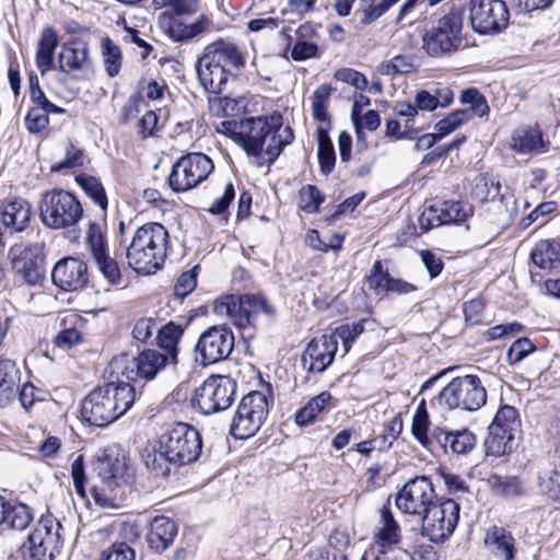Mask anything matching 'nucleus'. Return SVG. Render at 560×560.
I'll use <instances>...</instances> for the list:
<instances>
[{
  "mask_svg": "<svg viewBox=\"0 0 560 560\" xmlns=\"http://www.w3.org/2000/svg\"><path fill=\"white\" fill-rule=\"evenodd\" d=\"M237 139L245 152L257 160L258 166H269L294 136L290 127H282L281 116H269L241 120Z\"/></svg>",
  "mask_w": 560,
  "mask_h": 560,
  "instance_id": "1",
  "label": "nucleus"
},
{
  "mask_svg": "<svg viewBox=\"0 0 560 560\" xmlns=\"http://www.w3.org/2000/svg\"><path fill=\"white\" fill-rule=\"evenodd\" d=\"M135 397L133 386L126 382L97 386L82 401V418L92 425L106 427L130 409Z\"/></svg>",
  "mask_w": 560,
  "mask_h": 560,
  "instance_id": "2",
  "label": "nucleus"
},
{
  "mask_svg": "<svg viewBox=\"0 0 560 560\" xmlns=\"http://www.w3.org/2000/svg\"><path fill=\"white\" fill-rule=\"evenodd\" d=\"M168 231L158 222L138 228L127 247L129 267L138 273H155L165 262L168 248Z\"/></svg>",
  "mask_w": 560,
  "mask_h": 560,
  "instance_id": "3",
  "label": "nucleus"
},
{
  "mask_svg": "<svg viewBox=\"0 0 560 560\" xmlns=\"http://www.w3.org/2000/svg\"><path fill=\"white\" fill-rule=\"evenodd\" d=\"M244 65L245 59L234 44L219 42L209 47L198 60L197 74L207 92L219 94Z\"/></svg>",
  "mask_w": 560,
  "mask_h": 560,
  "instance_id": "4",
  "label": "nucleus"
},
{
  "mask_svg": "<svg viewBox=\"0 0 560 560\" xmlns=\"http://www.w3.org/2000/svg\"><path fill=\"white\" fill-rule=\"evenodd\" d=\"M463 24L464 10L452 9L423 33L422 49L432 58L454 55L463 45Z\"/></svg>",
  "mask_w": 560,
  "mask_h": 560,
  "instance_id": "5",
  "label": "nucleus"
},
{
  "mask_svg": "<svg viewBox=\"0 0 560 560\" xmlns=\"http://www.w3.org/2000/svg\"><path fill=\"white\" fill-rule=\"evenodd\" d=\"M213 311L220 316H226L238 328L254 327L260 314L275 313L265 296L255 294L222 296L214 302Z\"/></svg>",
  "mask_w": 560,
  "mask_h": 560,
  "instance_id": "6",
  "label": "nucleus"
},
{
  "mask_svg": "<svg viewBox=\"0 0 560 560\" xmlns=\"http://www.w3.org/2000/svg\"><path fill=\"white\" fill-rule=\"evenodd\" d=\"M161 447L175 466H184L196 462L202 450L200 433L187 423H176L159 439Z\"/></svg>",
  "mask_w": 560,
  "mask_h": 560,
  "instance_id": "7",
  "label": "nucleus"
},
{
  "mask_svg": "<svg viewBox=\"0 0 560 560\" xmlns=\"http://www.w3.org/2000/svg\"><path fill=\"white\" fill-rule=\"evenodd\" d=\"M42 222L55 230L75 225L83 215V208L77 197L63 189L47 191L40 201Z\"/></svg>",
  "mask_w": 560,
  "mask_h": 560,
  "instance_id": "8",
  "label": "nucleus"
},
{
  "mask_svg": "<svg viewBox=\"0 0 560 560\" xmlns=\"http://www.w3.org/2000/svg\"><path fill=\"white\" fill-rule=\"evenodd\" d=\"M436 400L447 409L476 411L486 404L487 392L478 376H458L440 392Z\"/></svg>",
  "mask_w": 560,
  "mask_h": 560,
  "instance_id": "9",
  "label": "nucleus"
},
{
  "mask_svg": "<svg viewBox=\"0 0 560 560\" xmlns=\"http://www.w3.org/2000/svg\"><path fill=\"white\" fill-rule=\"evenodd\" d=\"M269 399L264 393L254 390L245 395L232 419L230 433L237 440L253 436L266 421Z\"/></svg>",
  "mask_w": 560,
  "mask_h": 560,
  "instance_id": "10",
  "label": "nucleus"
},
{
  "mask_svg": "<svg viewBox=\"0 0 560 560\" xmlns=\"http://www.w3.org/2000/svg\"><path fill=\"white\" fill-rule=\"evenodd\" d=\"M62 529L61 523L51 514L42 516L22 547L24 559L50 560L61 547Z\"/></svg>",
  "mask_w": 560,
  "mask_h": 560,
  "instance_id": "11",
  "label": "nucleus"
},
{
  "mask_svg": "<svg viewBox=\"0 0 560 560\" xmlns=\"http://www.w3.org/2000/svg\"><path fill=\"white\" fill-rule=\"evenodd\" d=\"M236 382L225 375H212L196 388L194 405L203 415L228 409L234 401Z\"/></svg>",
  "mask_w": 560,
  "mask_h": 560,
  "instance_id": "12",
  "label": "nucleus"
},
{
  "mask_svg": "<svg viewBox=\"0 0 560 560\" xmlns=\"http://www.w3.org/2000/svg\"><path fill=\"white\" fill-rule=\"evenodd\" d=\"M459 510V504L455 500L439 499L420 516L422 535L435 544L444 542L457 526Z\"/></svg>",
  "mask_w": 560,
  "mask_h": 560,
  "instance_id": "13",
  "label": "nucleus"
},
{
  "mask_svg": "<svg viewBox=\"0 0 560 560\" xmlns=\"http://www.w3.org/2000/svg\"><path fill=\"white\" fill-rule=\"evenodd\" d=\"M213 171L212 161L203 153H189L182 156L173 166L168 177L170 187L174 191H187Z\"/></svg>",
  "mask_w": 560,
  "mask_h": 560,
  "instance_id": "14",
  "label": "nucleus"
},
{
  "mask_svg": "<svg viewBox=\"0 0 560 560\" xmlns=\"http://www.w3.org/2000/svg\"><path fill=\"white\" fill-rule=\"evenodd\" d=\"M439 499L431 479L418 476L406 482L397 492L395 503L402 513L420 517Z\"/></svg>",
  "mask_w": 560,
  "mask_h": 560,
  "instance_id": "15",
  "label": "nucleus"
},
{
  "mask_svg": "<svg viewBox=\"0 0 560 560\" xmlns=\"http://www.w3.org/2000/svg\"><path fill=\"white\" fill-rule=\"evenodd\" d=\"M469 13L472 30L481 35L498 34L509 24L510 13L502 0H470Z\"/></svg>",
  "mask_w": 560,
  "mask_h": 560,
  "instance_id": "16",
  "label": "nucleus"
},
{
  "mask_svg": "<svg viewBox=\"0 0 560 560\" xmlns=\"http://www.w3.org/2000/svg\"><path fill=\"white\" fill-rule=\"evenodd\" d=\"M234 348V335L226 326H212L203 331L196 345V360L209 365L225 360Z\"/></svg>",
  "mask_w": 560,
  "mask_h": 560,
  "instance_id": "17",
  "label": "nucleus"
},
{
  "mask_svg": "<svg viewBox=\"0 0 560 560\" xmlns=\"http://www.w3.org/2000/svg\"><path fill=\"white\" fill-rule=\"evenodd\" d=\"M59 70L73 80H85L93 73V62L85 40L66 42L58 56Z\"/></svg>",
  "mask_w": 560,
  "mask_h": 560,
  "instance_id": "18",
  "label": "nucleus"
},
{
  "mask_svg": "<svg viewBox=\"0 0 560 560\" xmlns=\"http://www.w3.org/2000/svg\"><path fill=\"white\" fill-rule=\"evenodd\" d=\"M14 271L30 285L38 284L45 276V257L39 244L15 246L11 249Z\"/></svg>",
  "mask_w": 560,
  "mask_h": 560,
  "instance_id": "19",
  "label": "nucleus"
},
{
  "mask_svg": "<svg viewBox=\"0 0 560 560\" xmlns=\"http://www.w3.org/2000/svg\"><path fill=\"white\" fill-rule=\"evenodd\" d=\"M86 245L98 270L110 284H117L121 278L117 261L110 257L102 225L90 222L86 231Z\"/></svg>",
  "mask_w": 560,
  "mask_h": 560,
  "instance_id": "20",
  "label": "nucleus"
},
{
  "mask_svg": "<svg viewBox=\"0 0 560 560\" xmlns=\"http://www.w3.org/2000/svg\"><path fill=\"white\" fill-rule=\"evenodd\" d=\"M471 214V208L460 201H444L425 208L419 218L420 228L429 231L442 224L459 223Z\"/></svg>",
  "mask_w": 560,
  "mask_h": 560,
  "instance_id": "21",
  "label": "nucleus"
},
{
  "mask_svg": "<svg viewBox=\"0 0 560 560\" xmlns=\"http://www.w3.org/2000/svg\"><path fill=\"white\" fill-rule=\"evenodd\" d=\"M51 279L57 287L65 291L80 290L89 281L88 266L79 258H63L55 265Z\"/></svg>",
  "mask_w": 560,
  "mask_h": 560,
  "instance_id": "22",
  "label": "nucleus"
},
{
  "mask_svg": "<svg viewBox=\"0 0 560 560\" xmlns=\"http://www.w3.org/2000/svg\"><path fill=\"white\" fill-rule=\"evenodd\" d=\"M337 350V337L332 335H323L318 339H313L302 355L303 366L308 372H324L332 363Z\"/></svg>",
  "mask_w": 560,
  "mask_h": 560,
  "instance_id": "23",
  "label": "nucleus"
},
{
  "mask_svg": "<svg viewBox=\"0 0 560 560\" xmlns=\"http://www.w3.org/2000/svg\"><path fill=\"white\" fill-rule=\"evenodd\" d=\"M100 476L108 487H118L133 480L135 468L125 454L108 450L100 460Z\"/></svg>",
  "mask_w": 560,
  "mask_h": 560,
  "instance_id": "24",
  "label": "nucleus"
},
{
  "mask_svg": "<svg viewBox=\"0 0 560 560\" xmlns=\"http://www.w3.org/2000/svg\"><path fill=\"white\" fill-rule=\"evenodd\" d=\"M549 141L544 138L539 126L524 125L512 132L510 148L518 154L537 155L547 152Z\"/></svg>",
  "mask_w": 560,
  "mask_h": 560,
  "instance_id": "25",
  "label": "nucleus"
},
{
  "mask_svg": "<svg viewBox=\"0 0 560 560\" xmlns=\"http://www.w3.org/2000/svg\"><path fill=\"white\" fill-rule=\"evenodd\" d=\"M180 16L174 11H164L159 15V27L174 42L188 40L205 31V22L202 20L185 23Z\"/></svg>",
  "mask_w": 560,
  "mask_h": 560,
  "instance_id": "26",
  "label": "nucleus"
},
{
  "mask_svg": "<svg viewBox=\"0 0 560 560\" xmlns=\"http://www.w3.org/2000/svg\"><path fill=\"white\" fill-rule=\"evenodd\" d=\"M32 218V207L23 198L12 197L2 201L0 219L3 225L13 232L24 231Z\"/></svg>",
  "mask_w": 560,
  "mask_h": 560,
  "instance_id": "27",
  "label": "nucleus"
},
{
  "mask_svg": "<svg viewBox=\"0 0 560 560\" xmlns=\"http://www.w3.org/2000/svg\"><path fill=\"white\" fill-rule=\"evenodd\" d=\"M177 535V525L166 516H155L149 527L147 541L151 549L156 552L166 550Z\"/></svg>",
  "mask_w": 560,
  "mask_h": 560,
  "instance_id": "28",
  "label": "nucleus"
},
{
  "mask_svg": "<svg viewBox=\"0 0 560 560\" xmlns=\"http://www.w3.org/2000/svg\"><path fill=\"white\" fill-rule=\"evenodd\" d=\"M135 361L137 375L145 381L153 380L167 365L176 364V362H173L170 355H166L154 349H147L141 351Z\"/></svg>",
  "mask_w": 560,
  "mask_h": 560,
  "instance_id": "29",
  "label": "nucleus"
},
{
  "mask_svg": "<svg viewBox=\"0 0 560 560\" xmlns=\"http://www.w3.org/2000/svg\"><path fill=\"white\" fill-rule=\"evenodd\" d=\"M488 550L500 560H514L515 539L503 527L492 526L485 536Z\"/></svg>",
  "mask_w": 560,
  "mask_h": 560,
  "instance_id": "30",
  "label": "nucleus"
},
{
  "mask_svg": "<svg viewBox=\"0 0 560 560\" xmlns=\"http://www.w3.org/2000/svg\"><path fill=\"white\" fill-rule=\"evenodd\" d=\"M20 370L10 359L0 360V407H7L16 397L20 388Z\"/></svg>",
  "mask_w": 560,
  "mask_h": 560,
  "instance_id": "31",
  "label": "nucleus"
},
{
  "mask_svg": "<svg viewBox=\"0 0 560 560\" xmlns=\"http://www.w3.org/2000/svg\"><path fill=\"white\" fill-rule=\"evenodd\" d=\"M432 436L441 446H450L452 452L458 455L469 453L476 445L475 434L467 429L453 432L434 429Z\"/></svg>",
  "mask_w": 560,
  "mask_h": 560,
  "instance_id": "32",
  "label": "nucleus"
},
{
  "mask_svg": "<svg viewBox=\"0 0 560 560\" xmlns=\"http://www.w3.org/2000/svg\"><path fill=\"white\" fill-rule=\"evenodd\" d=\"M530 259L535 266L550 270L560 264V242L556 240H540L530 252Z\"/></svg>",
  "mask_w": 560,
  "mask_h": 560,
  "instance_id": "33",
  "label": "nucleus"
},
{
  "mask_svg": "<svg viewBox=\"0 0 560 560\" xmlns=\"http://www.w3.org/2000/svg\"><path fill=\"white\" fill-rule=\"evenodd\" d=\"M58 46V35L51 27H45L36 49V66L42 73L49 71L54 66L55 50Z\"/></svg>",
  "mask_w": 560,
  "mask_h": 560,
  "instance_id": "34",
  "label": "nucleus"
},
{
  "mask_svg": "<svg viewBox=\"0 0 560 560\" xmlns=\"http://www.w3.org/2000/svg\"><path fill=\"white\" fill-rule=\"evenodd\" d=\"M399 540V525L395 521L390 509L384 505L381 510V526L375 534V546L378 550H386L387 547L398 544Z\"/></svg>",
  "mask_w": 560,
  "mask_h": 560,
  "instance_id": "35",
  "label": "nucleus"
},
{
  "mask_svg": "<svg viewBox=\"0 0 560 560\" xmlns=\"http://www.w3.org/2000/svg\"><path fill=\"white\" fill-rule=\"evenodd\" d=\"M184 328L173 322L167 323L158 330V346L164 350V354L170 355L173 362L177 363L178 343L183 337Z\"/></svg>",
  "mask_w": 560,
  "mask_h": 560,
  "instance_id": "36",
  "label": "nucleus"
},
{
  "mask_svg": "<svg viewBox=\"0 0 560 560\" xmlns=\"http://www.w3.org/2000/svg\"><path fill=\"white\" fill-rule=\"evenodd\" d=\"M514 435L497 425H489L488 436L485 440L486 454L500 457L512 451Z\"/></svg>",
  "mask_w": 560,
  "mask_h": 560,
  "instance_id": "37",
  "label": "nucleus"
},
{
  "mask_svg": "<svg viewBox=\"0 0 560 560\" xmlns=\"http://www.w3.org/2000/svg\"><path fill=\"white\" fill-rule=\"evenodd\" d=\"M4 518L3 524L9 528L24 530L33 521V513L24 503L5 501Z\"/></svg>",
  "mask_w": 560,
  "mask_h": 560,
  "instance_id": "38",
  "label": "nucleus"
},
{
  "mask_svg": "<svg viewBox=\"0 0 560 560\" xmlns=\"http://www.w3.org/2000/svg\"><path fill=\"white\" fill-rule=\"evenodd\" d=\"M331 400L329 392H322L317 396L311 398L307 404L299 409L295 413V422L300 427L312 423L317 416L328 406Z\"/></svg>",
  "mask_w": 560,
  "mask_h": 560,
  "instance_id": "39",
  "label": "nucleus"
},
{
  "mask_svg": "<svg viewBox=\"0 0 560 560\" xmlns=\"http://www.w3.org/2000/svg\"><path fill=\"white\" fill-rule=\"evenodd\" d=\"M316 133L319 168L323 174L328 175L334 170L336 163L334 144L329 138L328 131L324 127H318Z\"/></svg>",
  "mask_w": 560,
  "mask_h": 560,
  "instance_id": "40",
  "label": "nucleus"
},
{
  "mask_svg": "<svg viewBox=\"0 0 560 560\" xmlns=\"http://www.w3.org/2000/svg\"><path fill=\"white\" fill-rule=\"evenodd\" d=\"M101 52L106 73L110 78L116 77L122 63L120 48L109 37H103L101 39Z\"/></svg>",
  "mask_w": 560,
  "mask_h": 560,
  "instance_id": "41",
  "label": "nucleus"
},
{
  "mask_svg": "<svg viewBox=\"0 0 560 560\" xmlns=\"http://www.w3.org/2000/svg\"><path fill=\"white\" fill-rule=\"evenodd\" d=\"M430 428V419L425 407V401L422 399L413 415L411 432L413 438L424 447H429L431 439L428 434Z\"/></svg>",
  "mask_w": 560,
  "mask_h": 560,
  "instance_id": "42",
  "label": "nucleus"
},
{
  "mask_svg": "<svg viewBox=\"0 0 560 560\" xmlns=\"http://www.w3.org/2000/svg\"><path fill=\"white\" fill-rule=\"evenodd\" d=\"M332 92L334 88L329 84H322L314 91L312 96V114L314 119L322 122L329 120L327 108Z\"/></svg>",
  "mask_w": 560,
  "mask_h": 560,
  "instance_id": "43",
  "label": "nucleus"
},
{
  "mask_svg": "<svg viewBox=\"0 0 560 560\" xmlns=\"http://www.w3.org/2000/svg\"><path fill=\"white\" fill-rule=\"evenodd\" d=\"M490 425H497L498 429H503L508 433L514 435L521 427L517 410L509 405L500 407Z\"/></svg>",
  "mask_w": 560,
  "mask_h": 560,
  "instance_id": "44",
  "label": "nucleus"
},
{
  "mask_svg": "<svg viewBox=\"0 0 560 560\" xmlns=\"http://www.w3.org/2000/svg\"><path fill=\"white\" fill-rule=\"evenodd\" d=\"M325 197L314 185H305L299 192V208L306 213H316Z\"/></svg>",
  "mask_w": 560,
  "mask_h": 560,
  "instance_id": "45",
  "label": "nucleus"
},
{
  "mask_svg": "<svg viewBox=\"0 0 560 560\" xmlns=\"http://www.w3.org/2000/svg\"><path fill=\"white\" fill-rule=\"evenodd\" d=\"M79 183L84 192L94 201V203H96L103 211L106 210L108 200L101 180L93 176H83L79 178Z\"/></svg>",
  "mask_w": 560,
  "mask_h": 560,
  "instance_id": "46",
  "label": "nucleus"
},
{
  "mask_svg": "<svg viewBox=\"0 0 560 560\" xmlns=\"http://www.w3.org/2000/svg\"><path fill=\"white\" fill-rule=\"evenodd\" d=\"M489 482L497 493L504 497H517L523 494V486L518 478L493 475Z\"/></svg>",
  "mask_w": 560,
  "mask_h": 560,
  "instance_id": "47",
  "label": "nucleus"
},
{
  "mask_svg": "<svg viewBox=\"0 0 560 560\" xmlns=\"http://www.w3.org/2000/svg\"><path fill=\"white\" fill-rule=\"evenodd\" d=\"M468 121V110H454L435 124V131L441 139L454 132Z\"/></svg>",
  "mask_w": 560,
  "mask_h": 560,
  "instance_id": "48",
  "label": "nucleus"
},
{
  "mask_svg": "<svg viewBox=\"0 0 560 560\" xmlns=\"http://www.w3.org/2000/svg\"><path fill=\"white\" fill-rule=\"evenodd\" d=\"M144 460L148 469L156 477H166L171 470L170 466L173 465L164 454L160 440L158 451L149 453Z\"/></svg>",
  "mask_w": 560,
  "mask_h": 560,
  "instance_id": "49",
  "label": "nucleus"
},
{
  "mask_svg": "<svg viewBox=\"0 0 560 560\" xmlns=\"http://www.w3.org/2000/svg\"><path fill=\"white\" fill-rule=\"evenodd\" d=\"M416 69L415 59L410 56L397 55L381 66L383 75H395L409 73Z\"/></svg>",
  "mask_w": 560,
  "mask_h": 560,
  "instance_id": "50",
  "label": "nucleus"
},
{
  "mask_svg": "<svg viewBox=\"0 0 560 560\" xmlns=\"http://www.w3.org/2000/svg\"><path fill=\"white\" fill-rule=\"evenodd\" d=\"M167 91V85L163 80H143L139 83L138 97L139 100L147 98L153 102H161Z\"/></svg>",
  "mask_w": 560,
  "mask_h": 560,
  "instance_id": "51",
  "label": "nucleus"
},
{
  "mask_svg": "<svg viewBox=\"0 0 560 560\" xmlns=\"http://www.w3.org/2000/svg\"><path fill=\"white\" fill-rule=\"evenodd\" d=\"M540 492L553 501L560 502V472L548 470L539 476Z\"/></svg>",
  "mask_w": 560,
  "mask_h": 560,
  "instance_id": "52",
  "label": "nucleus"
},
{
  "mask_svg": "<svg viewBox=\"0 0 560 560\" xmlns=\"http://www.w3.org/2000/svg\"><path fill=\"white\" fill-rule=\"evenodd\" d=\"M84 153L83 150L77 148L72 143H68L66 148V158L63 161L55 163L51 165L52 172H62L65 170H73L77 167H81L84 164Z\"/></svg>",
  "mask_w": 560,
  "mask_h": 560,
  "instance_id": "53",
  "label": "nucleus"
},
{
  "mask_svg": "<svg viewBox=\"0 0 560 560\" xmlns=\"http://www.w3.org/2000/svg\"><path fill=\"white\" fill-rule=\"evenodd\" d=\"M533 341L526 337L515 340L508 350L506 362L509 365H516L523 361L529 353L535 351Z\"/></svg>",
  "mask_w": 560,
  "mask_h": 560,
  "instance_id": "54",
  "label": "nucleus"
},
{
  "mask_svg": "<svg viewBox=\"0 0 560 560\" xmlns=\"http://www.w3.org/2000/svg\"><path fill=\"white\" fill-rule=\"evenodd\" d=\"M49 114H51V112L39 107H31L25 117L27 130L32 133H39L45 130L49 125Z\"/></svg>",
  "mask_w": 560,
  "mask_h": 560,
  "instance_id": "55",
  "label": "nucleus"
},
{
  "mask_svg": "<svg viewBox=\"0 0 560 560\" xmlns=\"http://www.w3.org/2000/svg\"><path fill=\"white\" fill-rule=\"evenodd\" d=\"M389 277L388 272L383 270L382 262L377 260L374 262L372 272L368 277V285L376 294H383L387 292Z\"/></svg>",
  "mask_w": 560,
  "mask_h": 560,
  "instance_id": "56",
  "label": "nucleus"
},
{
  "mask_svg": "<svg viewBox=\"0 0 560 560\" xmlns=\"http://www.w3.org/2000/svg\"><path fill=\"white\" fill-rule=\"evenodd\" d=\"M334 78L337 81L350 84L360 91H364L368 88L366 77L363 73L351 68L338 69L335 72Z\"/></svg>",
  "mask_w": 560,
  "mask_h": 560,
  "instance_id": "57",
  "label": "nucleus"
},
{
  "mask_svg": "<svg viewBox=\"0 0 560 560\" xmlns=\"http://www.w3.org/2000/svg\"><path fill=\"white\" fill-rule=\"evenodd\" d=\"M364 330L363 323H354L352 325H342L338 327L332 336L340 339L345 347V352H348L351 343L359 337Z\"/></svg>",
  "mask_w": 560,
  "mask_h": 560,
  "instance_id": "58",
  "label": "nucleus"
},
{
  "mask_svg": "<svg viewBox=\"0 0 560 560\" xmlns=\"http://www.w3.org/2000/svg\"><path fill=\"white\" fill-rule=\"evenodd\" d=\"M135 550L126 542H115L102 552L100 560H135Z\"/></svg>",
  "mask_w": 560,
  "mask_h": 560,
  "instance_id": "59",
  "label": "nucleus"
},
{
  "mask_svg": "<svg viewBox=\"0 0 560 560\" xmlns=\"http://www.w3.org/2000/svg\"><path fill=\"white\" fill-rule=\"evenodd\" d=\"M81 332L75 328H65L60 330L52 340L54 347L60 350H69L81 342Z\"/></svg>",
  "mask_w": 560,
  "mask_h": 560,
  "instance_id": "60",
  "label": "nucleus"
},
{
  "mask_svg": "<svg viewBox=\"0 0 560 560\" xmlns=\"http://www.w3.org/2000/svg\"><path fill=\"white\" fill-rule=\"evenodd\" d=\"M18 397L21 406L25 410H30L35 402L44 400V392L36 388L31 383H25L21 388L18 390Z\"/></svg>",
  "mask_w": 560,
  "mask_h": 560,
  "instance_id": "61",
  "label": "nucleus"
},
{
  "mask_svg": "<svg viewBox=\"0 0 560 560\" xmlns=\"http://www.w3.org/2000/svg\"><path fill=\"white\" fill-rule=\"evenodd\" d=\"M235 198V189L233 184L229 183L225 185L222 195L215 198L209 208V212L214 215L225 214L231 202Z\"/></svg>",
  "mask_w": 560,
  "mask_h": 560,
  "instance_id": "62",
  "label": "nucleus"
},
{
  "mask_svg": "<svg viewBox=\"0 0 560 560\" xmlns=\"http://www.w3.org/2000/svg\"><path fill=\"white\" fill-rule=\"evenodd\" d=\"M399 0H382L377 4H370L368 8L362 10V24L369 25L373 23L375 20L385 14Z\"/></svg>",
  "mask_w": 560,
  "mask_h": 560,
  "instance_id": "63",
  "label": "nucleus"
},
{
  "mask_svg": "<svg viewBox=\"0 0 560 560\" xmlns=\"http://www.w3.org/2000/svg\"><path fill=\"white\" fill-rule=\"evenodd\" d=\"M197 285L196 267L189 271L183 272L175 284L174 293L177 298L184 299L195 290Z\"/></svg>",
  "mask_w": 560,
  "mask_h": 560,
  "instance_id": "64",
  "label": "nucleus"
}]
</instances>
